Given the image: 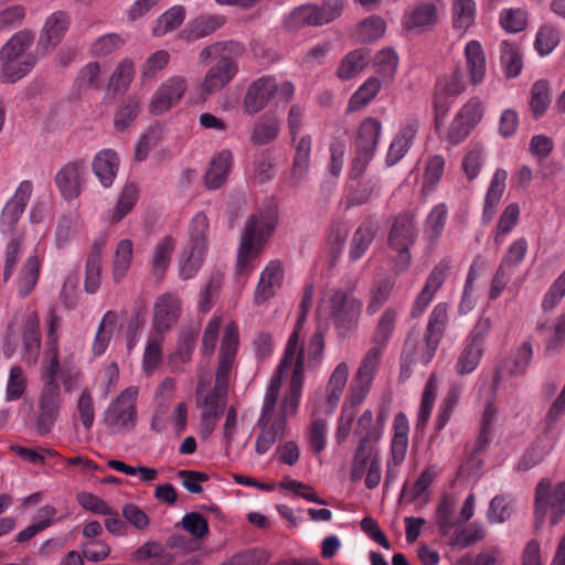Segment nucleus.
Here are the masks:
<instances>
[{
	"label": "nucleus",
	"instance_id": "f257e3e1",
	"mask_svg": "<svg viewBox=\"0 0 565 565\" xmlns=\"http://www.w3.org/2000/svg\"><path fill=\"white\" fill-rule=\"evenodd\" d=\"M457 499L452 494H441L435 510V523L440 536L448 540V544L456 550L467 548L486 536L483 526L477 522H470L460 527L461 523L469 522L475 515L476 497L470 493L457 515Z\"/></svg>",
	"mask_w": 565,
	"mask_h": 565
},
{
	"label": "nucleus",
	"instance_id": "f03ea898",
	"mask_svg": "<svg viewBox=\"0 0 565 565\" xmlns=\"http://www.w3.org/2000/svg\"><path fill=\"white\" fill-rule=\"evenodd\" d=\"M278 221V212L274 205L252 214L241 236L236 260V274L248 276L254 262L262 254L269 236L274 233Z\"/></svg>",
	"mask_w": 565,
	"mask_h": 565
},
{
	"label": "nucleus",
	"instance_id": "7ed1b4c3",
	"mask_svg": "<svg viewBox=\"0 0 565 565\" xmlns=\"http://www.w3.org/2000/svg\"><path fill=\"white\" fill-rule=\"evenodd\" d=\"M296 335L289 343L286 358L279 370V374L271 376L269 384L266 388L260 415L257 419V427L260 429L256 443L255 451L257 455H265L277 440H280L285 436L286 424L282 415H276V402L278 401L280 386H281V371L288 364L295 352Z\"/></svg>",
	"mask_w": 565,
	"mask_h": 565
},
{
	"label": "nucleus",
	"instance_id": "20e7f679",
	"mask_svg": "<svg viewBox=\"0 0 565 565\" xmlns=\"http://www.w3.org/2000/svg\"><path fill=\"white\" fill-rule=\"evenodd\" d=\"M243 46L237 42H216L205 46L199 54L201 63L210 62V67L202 81L204 94H214L226 87L238 72V56Z\"/></svg>",
	"mask_w": 565,
	"mask_h": 565
},
{
	"label": "nucleus",
	"instance_id": "39448f33",
	"mask_svg": "<svg viewBox=\"0 0 565 565\" xmlns=\"http://www.w3.org/2000/svg\"><path fill=\"white\" fill-rule=\"evenodd\" d=\"M295 335H296L295 352L292 353L291 359L289 360L288 364L281 371V380H282L284 376L287 374V371L289 370V367L291 365H294L292 374H291L290 383H289V388H288V392L286 393L280 406L279 407L276 406V415H282L285 418L286 425H287V417L289 415H294L298 409L301 393H302V386H303L305 355H303V348L299 343L300 333H299L298 329H295L292 331V333L290 334V337L287 341L286 348H285L284 356H282L275 374L273 375V376H276L279 374V370H280L282 362L286 358L289 343H291V339H294Z\"/></svg>",
	"mask_w": 565,
	"mask_h": 565
},
{
	"label": "nucleus",
	"instance_id": "423d86ee",
	"mask_svg": "<svg viewBox=\"0 0 565 565\" xmlns=\"http://www.w3.org/2000/svg\"><path fill=\"white\" fill-rule=\"evenodd\" d=\"M361 309L362 301L342 289L333 290L322 305V310L332 320L341 337H345L358 327Z\"/></svg>",
	"mask_w": 565,
	"mask_h": 565
},
{
	"label": "nucleus",
	"instance_id": "0eeeda50",
	"mask_svg": "<svg viewBox=\"0 0 565 565\" xmlns=\"http://www.w3.org/2000/svg\"><path fill=\"white\" fill-rule=\"evenodd\" d=\"M209 231V218L203 212L196 213L189 227V244L180 259V277L192 278L202 266L206 253V232Z\"/></svg>",
	"mask_w": 565,
	"mask_h": 565
},
{
	"label": "nucleus",
	"instance_id": "6e6552de",
	"mask_svg": "<svg viewBox=\"0 0 565 565\" xmlns=\"http://www.w3.org/2000/svg\"><path fill=\"white\" fill-rule=\"evenodd\" d=\"M381 131L382 125L376 118L367 117L360 124L354 141V158L350 170L352 179L360 178L372 161Z\"/></svg>",
	"mask_w": 565,
	"mask_h": 565
},
{
	"label": "nucleus",
	"instance_id": "1a4fd4ad",
	"mask_svg": "<svg viewBox=\"0 0 565 565\" xmlns=\"http://www.w3.org/2000/svg\"><path fill=\"white\" fill-rule=\"evenodd\" d=\"M416 238L417 230L414 215L411 213L397 215L388 235V246L397 253L395 263L396 271H404L409 266L412 260L409 248L415 244Z\"/></svg>",
	"mask_w": 565,
	"mask_h": 565
},
{
	"label": "nucleus",
	"instance_id": "9d476101",
	"mask_svg": "<svg viewBox=\"0 0 565 565\" xmlns=\"http://www.w3.org/2000/svg\"><path fill=\"white\" fill-rule=\"evenodd\" d=\"M63 405L61 387L58 383H44L34 413V428L39 436L50 435L58 419Z\"/></svg>",
	"mask_w": 565,
	"mask_h": 565
},
{
	"label": "nucleus",
	"instance_id": "9b49d317",
	"mask_svg": "<svg viewBox=\"0 0 565 565\" xmlns=\"http://www.w3.org/2000/svg\"><path fill=\"white\" fill-rule=\"evenodd\" d=\"M550 512V523L557 524L565 514V481L552 489L550 479H542L535 491L536 522H543Z\"/></svg>",
	"mask_w": 565,
	"mask_h": 565
},
{
	"label": "nucleus",
	"instance_id": "f8f14e48",
	"mask_svg": "<svg viewBox=\"0 0 565 565\" xmlns=\"http://www.w3.org/2000/svg\"><path fill=\"white\" fill-rule=\"evenodd\" d=\"M137 387L129 386L124 390L107 407L104 423L115 431L132 430L137 422Z\"/></svg>",
	"mask_w": 565,
	"mask_h": 565
},
{
	"label": "nucleus",
	"instance_id": "ddd939ff",
	"mask_svg": "<svg viewBox=\"0 0 565 565\" xmlns=\"http://www.w3.org/2000/svg\"><path fill=\"white\" fill-rule=\"evenodd\" d=\"M377 365V349H369L354 375L343 406H350L351 409L356 412V408L363 403L371 390Z\"/></svg>",
	"mask_w": 565,
	"mask_h": 565
},
{
	"label": "nucleus",
	"instance_id": "4468645a",
	"mask_svg": "<svg viewBox=\"0 0 565 565\" xmlns=\"http://www.w3.org/2000/svg\"><path fill=\"white\" fill-rule=\"evenodd\" d=\"M33 191L32 182L22 181L12 198L4 204L0 215V232L14 237L22 236L18 232V223L24 213Z\"/></svg>",
	"mask_w": 565,
	"mask_h": 565
},
{
	"label": "nucleus",
	"instance_id": "2eb2a0df",
	"mask_svg": "<svg viewBox=\"0 0 565 565\" xmlns=\"http://www.w3.org/2000/svg\"><path fill=\"white\" fill-rule=\"evenodd\" d=\"M87 175L88 170L85 160L79 159L64 164L54 178L62 198L66 201L78 198L86 183Z\"/></svg>",
	"mask_w": 565,
	"mask_h": 565
},
{
	"label": "nucleus",
	"instance_id": "dca6fc26",
	"mask_svg": "<svg viewBox=\"0 0 565 565\" xmlns=\"http://www.w3.org/2000/svg\"><path fill=\"white\" fill-rule=\"evenodd\" d=\"M238 349V330L235 324H227L221 342L218 365L214 388L227 392L230 374Z\"/></svg>",
	"mask_w": 565,
	"mask_h": 565
},
{
	"label": "nucleus",
	"instance_id": "f3484780",
	"mask_svg": "<svg viewBox=\"0 0 565 565\" xmlns=\"http://www.w3.org/2000/svg\"><path fill=\"white\" fill-rule=\"evenodd\" d=\"M188 89L185 77L174 75L166 79L152 96L149 105V111L152 115H162L175 106Z\"/></svg>",
	"mask_w": 565,
	"mask_h": 565
},
{
	"label": "nucleus",
	"instance_id": "a211bd4d",
	"mask_svg": "<svg viewBox=\"0 0 565 565\" xmlns=\"http://www.w3.org/2000/svg\"><path fill=\"white\" fill-rule=\"evenodd\" d=\"M439 20V10L436 2L418 1L406 10L402 17L405 30L422 34L434 29Z\"/></svg>",
	"mask_w": 565,
	"mask_h": 565
},
{
	"label": "nucleus",
	"instance_id": "6ab92c4d",
	"mask_svg": "<svg viewBox=\"0 0 565 565\" xmlns=\"http://www.w3.org/2000/svg\"><path fill=\"white\" fill-rule=\"evenodd\" d=\"M448 307L445 302L437 303L429 315L428 323L425 330L426 350L420 356L423 364H428L434 358L440 340L444 337L448 322Z\"/></svg>",
	"mask_w": 565,
	"mask_h": 565
},
{
	"label": "nucleus",
	"instance_id": "aec40b11",
	"mask_svg": "<svg viewBox=\"0 0 565 565\" xmlns=\"http://www.w3.org/2000/svg\"><path fill=\"white\" fill-rule=\"evenodd\" d=\"M181 313V301L173 294L160 295L153 306L152 327L154 333L163 335L177 324Z\"/></svg>",
	"mask_w": 565,
	"mask_h": 565
},
{
	"label": "nucleus",
	"instance_id": "412c9836",
	"mask_svg": "<svg viewBox=\"0 0 565 565\" xmlns=\"http://www.w3.org/2000/svg\"><path fill=\"white\" fill-rule=\"evenodd\" d=\"M348 377L349 365L345 362L339 363L329 377L326 386L324 398L316 406L315 414L321 413L329 416L334 413L348 383Z\"/></svg>",
	"mask_w": 565,
	"mask_h": 565
},
{
	"label": "nucleus",
	"instance_id": "4be33fe9",
	"mask_svg": "<svg viewBox=\"0 0 565 565\" xmlns=\"http://www.w3.org/2000/svg\"><path fill=\"white\" fill-rule=\"evenodd\" d=\"M277 82L274 77L263 76L254 81L247 88L243 108L247 115L262 111L276 95Z\"/></svg>",
	"mask_w": 565,
	"mask_h": 565
},
{
	"label": "nucleus",
	"instance_id": "5701e85b",
	"mask_svg": "<svg viewBox=\"0 0 565 565\" xmlns=\"http://www.w3.org/2000/svg\"><path fill=\"white\" fill-rule=\"evenodd\" d=\"M70 25V17L64 11H55L44 22L38 43L42 55L50 53L63 39Z\"/></svg>",
	"mask_w": 565,
	"mask_h": 565
},
{
	"label": "nucleus",
	"instance_id": "b1692460",
	"mask_svg": "<svg viewBox=\"0 0 565 565\" xmlns=\"http://www.w3.org/2000/svg\"><path fill=\"white\" fill-rule=\"evenodd\" d=\"M284 269L279 262H269L262 270L258 284L254 291V303L260 306L273 298L281 287Z\"/></svg>",
	"mask_w": 565,
	"mask_h": 565
},
{
	"label": "nucleus",
	"instance_id": "393cba45",
	"mask_svg": "<svg viewBox=\"0 0 565 565\" xmlns=\"http://www.w3.org/2000/svg\"><path fill=\"white\" fill-rule=\"evenodd\" d=\"M418 126V120L415 117L405 119L398 134L390 145L386 156L387 166H394L408 152L417 134Z\"/></svg>",
	"mask_w": 565,
	"mask_h": 565
},
{
	"label": "nucleus",
	"instance_id": "a878e982",
	"mask_svg": "<svg viewBox=\"0 0 565 565\" xmlns=\"http://www.w3.org/2000/svg\"><path fill=\"white\" fill-rule=\"evenodd\" d=\"M225 23L226 18L223 14H201L190 20L180 35L188 42H193L213 34Z\"/></svg>",
	"mask_w": 565,
	"mask_h": 565
},
{
	"label": "nucleus",
	"instance_id": "bb28decb",
	"mask_svg": "<svg viewBox=\"0 0 565 565\" xmlns=\"http://www.w3.org/2000/svg\"><path fill=\"white\" fill-rule=\"evenodd\" d=\"M463 55L469 82L473 86L480 85L487 73V60L481 43L477 40H470L465 46Z\"/></svg>",
	"mask_w": 565,
	"mask_h": 565
},
{
	"label": "nucleus",
	"instance_id": "cd10ccee",
	"mask_svg": "<svg viewBox=\"0 0 565 565\" xmlns=\"http://www.w3.org/2000/svg\"><path fill=\"white\" fill-rule=\"evenodd\" d=\"M92 169L100 184L109 188L117 177L119 157L113 149H103L95 154Z\"/></svg>",
	"mask_w": 565,
	"mask_h": 565
},
{
	"label": "nucleus",
	"instance_id": "c85d7f7f",
	"mask_svg": "<svg viewBox=\"0 0 565 565\" xmlns=\"http://www.w3.org/2000/svg\"><path fill=\"white\" fill-rule=\"evenodd\" d=\"M106 237L100 236L93 243L85 266L84 288L88 294H95L100 286L102 255Z\"/></svg>",
	"mask_w": 565,
	"mask_h": 565
},
{
	"label": "nucleus",
	"instance_id": "c756f323",
	"mask_svg": "<svg viewBox=\"0 0 565 565\" xmlns=\"http://www.w3.org/2000/svg\"><path fill=\"white\" fill-rule=\"evenodd\" d=\"M233 164L231 150L223 149L215 154L205 172L204 182L209 190L220 189L226 181Z\"/></svg>",
	"mask_w": 565,
	"mask_h": 565
},
{
	"label": "nucleus",
	"instance_id": "7c9ffc66",
	"mask_svg": "<svg viewBox=\"0 0 565 565\" xmlns=\"http://www.w3.org/2000/svg\"><path fill=\"white\" fill-rule=\"evenodd\" d=\"M508 172L502 168H498L492 175L484 198L482 211V221L486 224L490 223L497 213V207L505 190Z\"/></svg>",
	"mask_w": 565,
	"mask_h": 565
},
{
	"label": "nucleus",
	"instance_id": "2f4dec72",
	"mask_svg": "<svg viewBox=\"0 0 565 565\" xmlns=\"http://www.w3.org/2000/svg\"><path fill=\"white\" fill-rule=\"evenodd\" d=\"M379 231L377 222L372 218H365L353 234L351 247L349 252V258L351 262H358L363 257L365 252L372 244L376 233Z\"/></svg>",
	"mask_w": 565,
	"mask_h": 565
},
{
	"label": "nucleus",
	"instance_id": "473e14b6",
	"mask_svg": "<svg viewBox=\"0 0 565 565\" xmlns=\"http://www.w3.org/2000/svg\"><path fill=\"white\" fill-rule=\"evenodd\" d=\"M394 435L391 441V456L387 461L402 465L408 448L409 424L406 415L397 413L394 418Z\"/></svg>",
	"mask_w": 565,
	"mask_h": 565
},
{
	"label": "nucleus",
	"instance_id": "72a5a7b5",
	"mask_svg": "<svg viewBox=\"0 0 565 565\" xmlns=\"http://www.w3.org/2000/svg\"><path fill=\"white\" fill-rule=\"evenodd\" d=\"M280 131V120L274 113L259 116L250 131L249 140L253 145L264 146L274 141Z\"/></svg>",
	"mask_w": 565,
	"mask_h": 565
},
{
	"label": "nucleus",
	"instance_id": "f704fd0d",
	"mask_svg": "<svg viewBox=\"0 0 565 565\" xmlns=\"http://www.w3.org/2000/svg\"><path fill=\"white\" fill-rule=\"evenodd\" d=\"M36 61L34 56L10 57L0 55V79L4 83H15L28 75L34 67Z\"/></svg>",
	"mask_w": 565,
	"mask_h": 565
},
{
	"label": "nucleus",
	"instance_id": "c9c22d12",
	"mask_svg": "<svg viewBox=\"0 0 565 565\" xmlns=\"http://www.w3.org/2000/svg\"><path fill=\"white\" fill-rule=\"evenodd\" d=\"M397 317V310L390 307L384 310L376 323L372 335V342L374 345L371 349H377L379 360L382 356L383 350L387 347L390 340L393 337Z\"/></svg>",
	"mask_w": 565,
	"mask_h": 565
},
{
	"label": "nucleus",
	"instance_id": "e433bc0d",
	"mask_svg": "<svg viewBox=\"0 0 565 565\" xmlns=\"http://www.w3.org/2000/svg\"><path fill=\"white\" fill-rule=\"evenodd\" d=\"M533 358V345L524 341L501 364V371L510 376L518 377L526 373Z\"/></svg>",
	"mask_w": 565,
	"mask_h": 565
},
{
	"label": "nucleus",
	"instance_id": "4c0bfd02",
	"mask_svg": "<svg viewBox=\"0 0 565 565\" xmlns=\"http://www.w3.org/2000/svg\"><path fill=\"white\" fill-rule=\"evenodd\" d=\"M40 342V319L35 312H32L28 316L23 330L24 359L28 363L36 361Z\"/></svg>",
	"mask_w": 565,
	"mask_h": 565
},
{
	"label": "nucleus",
	"instance_id": "58836bf2",
	"mask_svg": "<svg viewBox=\"0 0 565 565\" xmlns=\"http://www.w3.org/2000/svg\"><path fill=\"white\" fill-rule=\"evenodd\" d=\"M556 439V435H545L544 437L537 438L533 446L525 451L518 468L526 471L539 465L553 449Z\"/></svg>",
	"mask_w": 565,
	"mask_h": 565
},
{
	"label": "nucleus",
	"instance_id": "ea45409f",
	"mask_svg": "<svg viewBox=\"0 0 565 565\" xmlns=\"http://www.w3.org/2000/svg\"><path fill=\"white\" fill-rule=\"evenodd\" d=\"M141 109V99L137 95H129L122 99L114 116V126L117 131L127 130L139 116Z\"/></svg>",
	"mask_w": 565,
	"mask_h": 565
},
{
	"label": "nucleus",
	"instance_id": "a19ab883",
	"mask_svg": "<svg viewBox=\"0 0 565 565\" xmlns=\"http://www.w3.org/2000/svg\"><path fill=\"white\" fill-rule=\"evenodd\" d=\"M477 4L475 0H452L451 20L457 31L466 32L475 24Z\"/></svg>",
	"mask_w": 565,
	"mask_h": 565
},
{
	"label": "nucleus",
	"instance_id": "79ce46f5",
	"mask_svg": "<svg viewBox=\"0 0 565 565\" xmlns=\"http://www.w3.org/2000/svg\"><path fill=\"white\" fill-rule=\"evenodd\" d=\"M158 559L159 565H170L174 557L170 552H167L163 545L157 541H148L140 545L131 553L130 559L134 563L140 564L148 559Z\"/></svg>",
	"mask_w": 565,
	"mask_h": 565
},
{
	"label": "nucleus",
	"instance_id": "37998d69",
	"mask_svg": "<svg viewBox=\"0 0 565 565\" xmlns=\"http://www.w3.org/2000/svg\"><path fill=\"white\" fill-rule=\"evenodd\" d=\"M448 217V207L445 203L436 204L427 215L424 224V236L434 244L441 236Z\"/></svg>",
	"mask_w": 565,
	"mask_h": 565
},
{
	"label": "nucleus",
	"instance_id": "c03bdc74",
	"mask_svg": "<svg viewBox=\"0 0 565 565\" xmlns=\"http://www.w3.org/2000/svg\"><path fill=\"white\" fill-rule=\"evenodd\" d=\"M500 61L504 74L509 78L518 77L523 68V60L520 47L509 41H503L500 44Z\"/></svg>",
	"mask_w": 565,
	"mask_h": 565
},
{
	"label": "nucleus",
	"instance_id": "a18cd8bd",
	"mask_svg": "<svg viewBox=\"0 0 565 565\" xmlns=\"http://www.w3.org/2000/svg\"><path fill=\"white\" fill-rule=\"evenodd\" d=\"M34 42V34L30 30H21L14 33L1 47L0 55L4 57H20L23 58L25 56H33L32 54H26V51L31 47Z\"/></svg>",
	"mask_w": 565,
	"mask_h": 565
},
{
	"label": "nucleus",
	"instance_id": "49530a36",
	"mask_svg": "<svg viewBox=\"0 0 565 565\" xmlns=\"http://www.w3.org/2000/svg\"><path fill=\"white\" fill-rule=\"evenodd\" d=\"M175 247L172 236L162 237L156 245L151 259V273L158 278H162L164 271L170 265L171 256Z\"/></svg>",
	"mask_w": 565,
	"mask_h": 565
},
{
	"label": "nucleus",
	"instance_id": "de8ad7c7",
	"mask_svg": "<svg viewBox=\"0 0 565 565\" xmlns=\"http://www.w3.org/2000/svg\"><path fill=\"white\" fill-rule=\"evenodd\" d=\"M139 190L135 183H126L122 188L115 209L109 213L108 220L115 224L120 222L136 205Z\"/></svg>",
	"mask_w": 565,
	"mask_h": 565
},
{
	"label": "nucleus",
	"instance_id": "09e8293b",
	"mask_svg": "<svg viewBox=\"0 0 565 565\" xmlns=\"http://www.w3.org/2000/svg\"><path fill=\"white\" fill-rule=\"evenodd\" d=\"M132 241L126 238L117 244L113 259V278L115 281H120L126 277L132 262Z\"/></svg>",
	"mask_w": 565,
	"mask_h": 565
},
{
	"label": "nucleus",
	"instance_id": "8fccbe9b",
	"mask_svg": "<svg viewBox=\"0 0 565 565\" xmlns=\"http://www.w3.org/2000/svg\"><path fill=\"white\" fill-rule=\"evenodd\" d=\"M41 262L36 255L30 256L22 267L18 279V294L26 297L35 287L40 276Z\"/></svg>",
	"mask_w": 565,
	"mask_h": 565
},
{
	"label": "nucleus",
	"instance_id": "3c124183",
	"mask_svg": "<svg viewBox=\"0 0 565 565\" xmlns=\"http://www.w3.org/2000/svg\"><path fill=\"white\" fill-rule=\"evenodd\" d=\"M185 19V9L182 6H173L163 12L156 21L152 29L154 36H163L164 34L178 29Z\"/></svg>",
	"mask_w": 565,
	"mask_h": 565
},
{
	"label": "nucleus",
	"instance_id": "603ef678",
	"mask_svg": "<svg viewBox=\"0 0 565 565\" xmlns=\"http://www.w3.org/2000/svg\"><path fill=\"white\" fill-rule=\"evenodd\" d=\"M366 64V53L363 50L351 51L341 60L337 75L342 81L351 79L362 72Z\"/></svg>",
	"mask_w": 565,
	"mask_h": 565
},
{
	"label": "nucleus",
	"instance_id": "864d4df0",
	"mask_svg": "<svg viewBox=\"0 0 565 565\" xmlns=\"http://www.w3.org/2000/svg\"><path fill=\"white\" fill-rule=\"evenodd\" d=\"M381 81L376 77L367 78L351 96L348 105L349 111H358L366 106L380 92Z\"/></svg>",
	"mask_w": 565,
	"mask_h": 565
},
{
	"label": "nucleus",
	"instance_id": "5fc2aeb1",
	"mask_svg": "<svg viewBox=\"0 0 565 565\" xmlns=\"http://www.w3.org/2000/svg\"><path fill=\"white\" fill-rule=\"evenodd\" d=\"M134 75L135 68L132 61L129 58L120 61L109 78L108 90L115 94L126 92Z\"/></svg>",
	"mask_w": 565,
	"mask_h": 565
},
{
	"label": "nucleus",
	"instance_id": "6e6d98bb",
	"mask_svg": "<svg viewBox=\"0 0 565 565\" xmlns=\"http://www.w3.org/2000/svg\"><path fill=\"white\" fill-rule=\"evenodd\" d=\"M385 30V21L379 15H371L356 25L355 36L362 43H371L379 40Z\"/></svg>",
	"mask_w": 565,
	"mask_h": 565
},
{
	"label": "nucleus",
	"instance_id": "4d7b16f0",
	"mask_svg": "<svg viewBox=\"0 0 565 565\" xmlns=\"http://www.w3.org/2000/svg\"><path fill=\"white\" fill-rule=\"evenodd\" d=\"M551 104L550 85L547 81H536L531 88L530 108L535 119L541 118Z\"/></svg>",
	"mask_w": 565,
	"mask_h": 565
},
{
	"label": "nucleus",
	"instance_id": "13d9d810",
	"mask_svg": "<svg viewBox=\"0 0 565 565\" xmlns=\"http://www.w3.org/2000/svg\"><path fill=\"white\" fill-rule=\"evenodd\" d=\"M311 146L312 141L309 135L302 136L297 142L292 164L294 178L301 179L308 171L310 166Z\"/></svg>",
	"mask_w": 565,
	"mask_h": 565
},
{
	"label": "nucleus",
	"instance_id": "bf43d9fd",
	"mask_svg": "<svg viewBox=\"0 0 565 565\" xmlns=\"http://www.w3.org/2000/svg\"><path fill=\"white\" fill-rule=\"evenodd\" d=\"M342 2L340 0H326L321 4H312L315 26L328 24L341 15Z\"/></svg>",
	"mask_w": 565,
	"mask_h": 565
},
{
	"label": "nucleus",
	"instance_id": "052dcab7",
	"mask_svg": "<svg viewBox=\"0 0 565 565\" xmlns=\"http://www.w3.org/2000/svg\"><path fill=\"white\" fill-rule=\"evenodd\" d=\"M482 353V349H479L466 341L456 362L457 373L460 375H467L473 372L480 363Z\"/></svg>",
	"mask_w": 565,
	"mask_h": 565
},
{
	"label": "nucleus",
	"instance_id": "680f3d73",
	"mask_svg": "<svg viewBox=\"0 0 565 565\" xmlns=\"http://www.w3.org/2000/svg\"><path fill=\"white\" fill-rule=\"evenodd\" d=\"M520 215V209L516 203L509 204L502 212L495 227L494 243L501 245L504 237L516 225Z\"/></svg>",
	"mask_w": 565,
	"mask_h": 565
},
{
	"label": "nucleus",
	"instance_id": "e2e57ef3",
	"mask_svg": "<svg viewBox=\"0 0 565 565\" xmlns=\"http://www.w3.org/2000/svg\"><path fill=\"white\" fill-rule=\"evenodd\" d=\"M436 395H437L436 381H435L434 376H430L425 385L423 397H422V403H420L418 415H417L416 426L418 429L424 428L426 426V424L430 417V413H431V409H433V406H434V403L436 399Z\"/></svg>",
	"mask_w": 565,
	"mask_h": 565
},
{
	"label": "nucleus",
	"instance_id": "0e129e2a",
	"mask_svg": "<svg viewBox=\"0 0 565 565\" xmlns=\"http://www.w3.org/2000/svg\"><path fill=\"white\" fill-rule=\"evenodd\" d=\"M28 387V381L21 366L11 367L6 388V401L13 402L20 399Z\"/></svg>",
	"mask_w": 565,
	"mask_h": 565
},
{
	"label": "nucleus",
	"instance_id": "69168bd1",
	"mask_svg": "<svg viewBox=\"0 0 565 565\" xmlns=\"http://www.w3.org/2000/svg\"><path fill=\"white\" fill-rule=\"evenodd\" d=\"M226 395L227 392L217 391L213 387L200 404L202 408L201 416L220 418L224 413Z\"/></svg>",
	"mask_w": 565,
	"mask_h": 565
},
{
	"label": "nucleus",
	"instance_id": "338daca9",
	"mask_svg": "<svg viewBox=\"0 0 565 565\" xmlns=\"http://www.w3.org/2000/svg\"><path fill=\"white\" fill-rule=\"evenodd\" d=\"M559 43V32L551 25H543L540 28L534 42V47L541 56H546Z\"/></svg>",
	"mask_w": 565,
	"mask_h": 565
},
{
	"label": "nucleus",
	"instance_id": "774afa93",
	"mask_svg": "<svg viewBox=\"0 0 565 565\" xmlns=\"http://www.w3.org/2000/svg\"><path fill=\"white\" fill-rule=\"evenodd\" d=\"M162 340L163 338L161 334L154 333L151 334L147 341L143 353V369L149 374L157 369L162 360Z\"/></svg>",
	"mask_w": 565,
	"mask_h": 565
}]
</instances>
